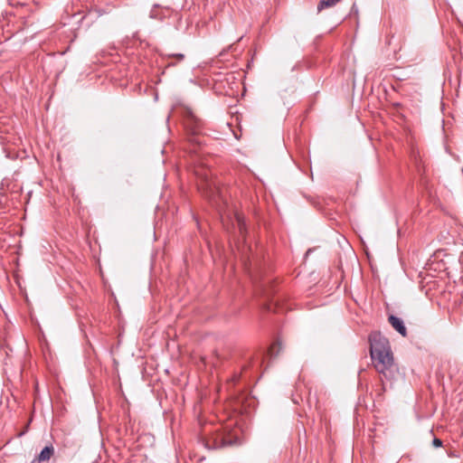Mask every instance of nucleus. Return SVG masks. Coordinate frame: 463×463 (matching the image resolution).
Listing matches in <instances>:
<instances>
[{
  "mask_svg": "<svg viewBox=\"0 0 463 463\" xmlns=\"http://www.w3.org/2000/svg\"><path fill=\"white\" fill-rule=\"evenodd\" d=\"M370 354L373 364L381 375L383 386L384 380L391 383L394 381L399 375V369L394 363L389 341L380 335L370 337Z\"/></svg>",
  "mask_w": 463,
  "mask_h": 463,
  "instance_id": "obj_1",
  "label": "nucleus"
},
{
  "mask_svg": "<svg viewBox=\"0 0 463 463\" xmlns=\"http://www.w3.org/2000/svg\"><path fill=\"white\" fill-rule=\"evenodd\" d=\"M203 443L208 449H216L232 445V441L225 439L222 434H215L211 438H203Z\"/></svg>",
  "mask_w": 463,
  "mask_h": 463,
  "instance_id": "obj_2",
  "label": "nucleus"
},
{
  "mask_svg": "<svg viewBox=\"0 0 463 463\" xmlns=\"http://www.w3.org/2000/svg\"><path fill=\"white\" fill-rule=\"evenodd\" d=\"M389 320V323L392 325V326L397 331L399 332L402 336H406L407 335V329L403 324V321L393 316V315H391L388 318Z\"/></svg>",
  "mask_w": 463,
  "mask_h": 463,
  "instance_id": "obj_3",
  "label": "nucleus"
},
{
  "mask_svg": "<svg viewBox=\"0 0 463 463\" xmlns=\"http://www.w3.org/2000/svg\"><path fill=\"white\" fill-rule=\"evenodd\" d=\"M54 454V448L52 445L44 447L38 457L36 458L41 463H47Z\"/></svg>",
  "mask_w": 463,
  "mask_h": 463,
  "instance_id": "obj_4",
  "label": "nucleus"
},
{
  "mask_svg": "<svg viewBox=\"0 0 463 463\" xmlns=\"http://www.w3.org/2000/svg\"><path fill=\"white\" fill-rule=\"evenodd\" d=\"M341 0H320L317 5V12L320 13L326 8H330L337 5Z\"/></svg>",
  "mask_w": 463,
  "mask_h": 463,
  "instance_id": "obj_5",
  "label": "nucleus"
},
{
  "mask_svg": "<svg viewBox=\"0 0 463 463\" xmlns=\"http://www.w3.org/2000/svg\"><path fill=\"white\" fill-rule=\"evenodd\" d=\"M235 221H236V224H237L240 233L241 235H243L246 232V224H245L243 217L241 216L240 214L236 213Z\"/></svg>",
  "mask_w": 463,
  "mask_h": 463,
  "instance_id": "obj_6",
  "label": "nucleus"
},
{
  "mask_svg": "<svg viewBox=\"0 0 463 463\" xmlns=\"http://www.w3.org/2000/svg\"><path fill=\"white\" fill-rule=\"evenodd\" d=\"M203 185L206 186L207 189H209L211 192L213 190L212 188V183L208 181L207 176L205 175L204 179L202 181V184H200V187H203Z\"/></svg>",
  "mask_w": 463,
  "mask_h": 463,
  "instance_id": "obj_7",
  "label": "nucleus"
},
{
  "mask_svg": "<svg viewBox=\"0 0 463 463\" xmlns=\"http://www.w3.org/2000/svg\"><path fill=\"white\" fill-rule=\"evenodd\" d=\"M432 445L435 448H440L442 446V440L438 438H434L432 440Z\"/></svg>",
  "mask_w": 463,
  "mask_h": 463,
  "instance_id": "obj_8",
  "label": "nucleus"
},
{
  "mask_svg": "<svg viewBox=\"0 0 463 463\" xmlns=\"http://www.w3.org/2000/svg\"><path fill=\"white\" fill-rule=\"evenodd\" d=\"M169 56L170 57H175L178 61H183L184 59V55L183 53H174V54H170Z\"/></svg>",
  "mask_w": 463,
  "mask_h": 463,
  "instance_id": "obj_9",
  "label": "nucleus"
},
{
  "mask_svg": "<svg viewBox=\"0 0 463 463\" xmlns=\"http://www.w3.org/2000/svg\"><path fill=\"white\" fill-rule=\"evenodd\" d=\"M192 141L194 142H196L198 145H201V142L199 140H197L196 137H193Z\"/></svg>",
  "mask_w": 463,
  "mask_h": 463,
  "instance_id": "obj_10",
  "label": "nucleus"
},
{
  "mask_svg": "<svg viewBox=\"0 0 463 463\" xmlns=\"http://www.w3.org/2000/svg\"><path fill=\"white\" fill-rule=\"evenodd\" d=\"M31 463H41L37 458H34L31 461Z\"/></svg>",
  "mask_w": 463,
  "mask_h": 463,
  "instance_id": "obj_11",
  "label": "nucleus"
},
{
  "mask_svg": "<svg viewBox=\"0 0 463 463\" xmlns=\"http://www.w3.org/2000/svg\"><path fill=\"white\" fill-rule=\"evenodd\" d=\"M191 118L195 119L194 116H193L192 114H191Z\"/></svg>",
  "mask_w": 463,
  "mask_h": 463,
  "instance_id": "obj_12",
  "label": "nucleus"
}]
</instances>
